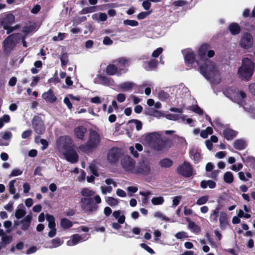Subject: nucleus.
Returning <instances> with one entry per match:
<instances>
[{
	"mask_svg": "<svg viewBox=\"0 0 255 255\" xmlns=\"http://www.w3.org/2000/svg\"><path fill=\"white\" fill-rule=\"evenodd\" d=\"M210 47L208 43H203L200 46L198 54L201 60L204 63L199 67L200 73L207 79L214 77L218 72L215 63L210 60L206 59V53Z\"/></svg>",
	"mask_w": 255,
	"mask_h": 255,
	"instance_id": "f257e3e1",
	"label": "nucleus"
},
{
	"mask_svg": "<svg viewBox=\"0 0 255 255\" xmlns=\"http://www.w3.org/2000/svg\"><path fill=\"white\" fill-rule=\"evenodd\" d=\"M101 203V198L98 195L93 198H82L80 200L81 209L87 214L97 211L99 208L98 204Z\"/></svg>",
	"mask_w": 255,
	"mask_h": 255,
	"instance_id": "f03ea898",
	"label": "nucleus"
},
{
	"mask_svg": "<svg viewBox=\"0 0 255 255\" xmlns=\"http://www.w3.org/2000/svg\"><path fill=\"white\" fill-rule=\"evenodd\" d=\"M145 139L151 144L152 147L154 150L158 151H162L167 147H171V140L168 139L164 140L158 137L155 132L148 133L146 135Z\"/></svg>",
	"mask_w": 255,
	"mask_h": 255,
	"instance_id": "7ed1b4c3",
	"label": "nucleus"
},
{
	"mask_svg": "<svg viewBox=\"0 0 255 255\" xmlns=\"http://www.w3.org/2000/svg\"><path fill=\"white\" fill-rule=\"evenodd\" d=\"M254 67L253 61L249 58H244L242 65L238 69V74L242 79L249 81L253 74Z\"/></svg>",
	"mask_w": 255,
	"mask_h": 255,
	"instance_id": "20e7f679",
	"label": "nucleus"
},
{
	"mask_svg": "<svg viewBox=\"0 0 255 255\" xmlns=\"http://www.w3.org/2000/svg\"><path fill=\"white\" fill-rule=\"evenodd\" d=\"M101 137L99 133L94 130L90 132L89 137L87 142L79 146L80 149L84 152H89L95 149L99 145Z\"/></svg>",
	"mask_w": 255,
	"mask_h": 255,
	"instance_id": "39448f33",
	"label": "nucleus"
},
{
	"mask_svg": "<svg viewBox=\"0 0 255 255\" xmlns=\"http://www.w3.org/2000/svg\"><path fill=\"white\" fill-rule=\"evenodd\" d=\"M22 38V35L20 33L9 34L2 42L4 53L9 54Z\"/></svg>",
	"mask_w": 255,
	"mask_h": 255,
	"instance_id": "423d86ee",
	"label": "nucleus"
},
{
	"mask_svg": "<svg viewBox=\"0 0 255 255\" xmlns=\"http://www.w3.org/2000/svg\"><path fill=\"white\" fill-rule=\"evenodd\" d=\"M219 216L220 227L222 230L225 229L229 225L228 217L225 212H217L212 210L210 215V221L213 223H217L218 218Z\"/></svg>",
	"mask_w": 255,
	"mask_h": 255,
	"instance_id": "0eeeda50",
	"label": "nucleus"
},
{
	"mask_svg": "<svg viewBox=\"0 0 255 255\" xmlns=\"http://www.w3.org/2000/svg\"><path fill=\"white\" fill-rule=\"evenodd\" d=\"M67 141V143L69 145V146L66 148V150L64 152L63 155L66 160L71 163H75L78 162L79 156L76 151L71 146L72 141L69 137L65 138ZM66 145H64V148Z\"/></svg>",
	"mask_w": 255,
	"mask_h": 255,
	"instance_id": "6e6552de",
	"label": "nucleus"
},
{
	"mask_svg": "<svg viewBox=\"0 0 255 255\" xmlns=\"http://www.w3.org/2000/svg\"><path fill=\"white\" fill-rule=\"evenodd\" d=\"M150 171L151 168L149 162L147 160H141L139 161L137 165H135L132 174L145 176L149 175Z\"/></svg>",
	"mask_w": 255,
	"mask_h": 255,
	"instance_id": "1a4fd4ad",
	"label": "nucleus"
},
{
	"mask_svg": "<svg viewBox=\"0 0 255 255\" xmlns=\"http://www.w3.org/2000/svg\"><path fill=\"white\" fill-rule=\"evenodd\" d=\"M182 53L184 55L185 64L186 66L191 69L193 67V64L196 63L197 65H199L198 60L195 59V54L191 49H187L182 50Z\"/></svg>",
	"mask_w": 255,
	"mask_h": 255,
	"instance_id": "9d476101",
	"label": "nucleus"
},
{
	"mask_svg": "<svg viewBox=\"0 0 255 255\" xmlns=\"http://www.w3.org/2000/svg\"><path fill=\"white\" fill-rule=\"evenodd\" d=\"M118 68V76L128 71V67L130 64V60L125 57H120L114 61Z\"/></svg>",
	"mask_w": 255,
	"mask_h": 255,
	"instance_id": "9b49d317",
	"label": "nucleus"
},
{
	"mask_svg": "<svg viewBox=\"0 0 255 255\" xmlns=\"http://www.w3.org/2000/svg\"><path fill=\"white\" fill-rule=\"evenodd\" d=\"M122 154V150L120 148L113 147L108 152L107 159L111 164H116L118 162Z\"/></svg>",
	"mask_w": 255,
	"mask_h": 255,
	"instance_id": "f8f14e48",
	"label": "nucleus"
},
{
	"mask_svg": "<svg viewBox=\"0 0 255 255\" xmlns=\"http://www.w3.org/2000/svg\"><path fill=\"white\" fill-rule=\"evenodd\" d=\"M32 125L34 131L38 134L41 135L44 133L45 127L41 117L34 116L32 120Z\"/></svg>",
	"mask_w": 255,
	"mask_h": 255,
	"instance_id": "ddd939ff",
	"label": "nucleus"
},
{
	"mask_svg": "<svg viewBox=\"0 0 255 255\" xmlns=\"http://www.w3.org/2000/svg\"><path fill=\"white\" fill-rule=\"evenodd\" d=\"M121 165L124 170L132 173L135 167V161L129 155L125 156L121 161Z\"/></svg>",
	"mask_w": 255,
	"mask_h": 255,
	"instance_id": "4468645a",
	"label": "nucleus"
},
{
	"mask_svg": "<svg viewBox=\"0 0 255 255\" xmlns=\"http://www.w3.org/2000/svg\"><path fill=\"white\" fill-rule=\"evenodd\" d=\"M177 172L184 177H190L193 174V168L190 163L184 161L177 168Z\"/></svg>",
	"mask_w": 255,
	"mask_h": 255,
	"instance_id": "2eb2a0df",
	"label": "nucleus"
},
{
	"mask_svg": "<svg viewBox=\"0 0 255 255\" xmlns=\"http://www.w3.org/2000/svg\"><path fill=\"white\" fill-rule=\"evenodd\" d=\"M254 39L252 35L248 32L243 33L240 42V46L244 49H249L253 45Z\"/></svg>",
	"mask_w": 255,
	"mask_h": 255,
	"instance_id": "dca6fc26",
	"label": "nucleus"
},
{
	"mask_svg": "<svg viewBox=\"0 0 255 255\" xmlns=\"http://www.w3.org/2000/svg\"><path fill=\"white\" fill-rule=\"evenodd\" d=\"M15 21V16L13 14H7L3 17L0 21V24L2 27L10 26Z\"/></svg>",
	"mask_w": 255,
	"mask_h": 255,
	"instance_id": "f3484780",
	"label": "nucleus"
},
{
	"mask_svg": "<svg viewBox=\"0 0 255 255\" xmlns=\"http://www.w3.org/2000/svg\"><path fill=\"white\" fill-rule=\"evenodd\" d=\"M97 78L100 81L99 84L106 86H109L114 82V80L112 78L103 74H98Z\"/></svg>",
	"mask_w": 255,
	"mask_h": 255,
	"instance_id": "a211bd4d",
	"label": "nucleus"
},
{
	"mask_svg": "<svg viewBox=\"0 0 255 255\" xmlns=\"http://www.w3.org/2000/svg\"><path fill=\"white\" fill-rule=\"evenodd\" d=\"M242 159L245 164L248 167L254 168L255 166V157L253 156H246L244 154L242 157Z\"/></svg>",
	"mask_w": 255,
	"mask_h": 255,
	"instance_id": "6ab92c4d",
	"label": "nucleus"
},
{
	"mask_svg": "<svg viewBox=\"0 0 255 255\" xmlns=\"http://www.w3.org/2000/svg\"><path fill=\"white\" fill-rule=\"evenodd\" d=\"M223 134L227 140H231L237 136L238 132L231 128H227L223 130Z\"/></svg>",
	"mask_w": 255,
	"mask_h": 255,
	"instance_id": "aec40b11",
	"label": "nucleus"
},
{
	"mask_svg": "<svg viewBox=\"0 0 255 255\" xmlns=\"http://www.w3.org/2000/svg\"><path fill=\"white\" fill-rule=\"evenodd\" d=\"M42 97L47 102L50 103H53L57 99L51 89H49L47 92L43 93Z\"/></svg>",
	"mask_w": 255,
	"mask_h": 255,
	"instance_id": "412c9836",
	"label": "nucleus"
},
{
	"mask_svg": "<svg viewBox=\"0 0 255 255\" xmlns=\"http://www.w3.org/2000/svg\"><path fill=\"white\" fill-rule=\"evenodd\" d=\"M247 146L246 141L243 139H238L234 141L233 147L237 150H242L245 149Z\"/></svg>",
	"mask_w": 255,
	"mask_h": 255,
	"instance_id": "4be33fe9",
	"label": "nucleus"
},
{
	"mask_svg": "<svg viewBox=\"0 0 255 255\" xmlns=\"http://www.w3.org/2000/svg\"><path fill=\"white\" fill-rule=\"evenodd\" d=\"M106 73L108 75L113 76L116 75L118 76V68L116 65L113 64H108L106 68Z\"/></svg>",
	"mask_w": 255,
	"mask_h": 255,
	"instance_id": "5701e85b",
	"label": "nucleus"
},
{
	"mask_svg": "<svg viewBox=\"0 0 255 255\" xmlns=\"http://www.w3.org/2000/svg\"><path fill=\"white\" fill-rule=\"evenodd\" d=\"M230 33L233 35H236L239 34L241 30V28L238 23L236 22H232L229 24L228 28Z\"/></svg>",
	"mask_w": 255,
	"mask_h": 255,
	"instance_id": "b1692460",
	"label": "nucleus"
},
{
	"mask_svg": "<svg viewBox=\"0 0 255 255\" xmlns=\"http://www.w3.org/2000/svg\"><path fill=\"white\" fill-rule=\"evenodd\" d=\"M31 216L28 215L20 221V222L22 224L21 227L22 230L26 231L28 229L31 223Z\"/></svg>",
	"mask_w": 255,
	"mask_h": 255,
	"instance_id": "393cba45",
	"label": "nucleus"
},
{
	"mask_svg": "<svg viewBox=\"0 0 255 255\" xmlns=\"http://www.w3.org/2000/svg\"><path fill=\"white\" fill-rule=\"evenodd\" d=\"M144 68L147 71H152L155 69L158 65V61L156 59H151L148 62L145 63Z\"/></svg>",
	"mask_w": 255,
	"mask_h": 255,
	"instance_id": "a878e982",
	"label": "nucleus"
},
{
	"mask_svg": "<svg viewBox=\"0 0 255 255\" xmlns=\"http://www.w3.org/2000/svg\"><path fill=\"white\" fill-rule=\"evenodd\" d=\"M86 129L83 126H79L74 129V133L76 137L80 139L84 138Z\"/></svg>",
	"mask_w": 255,
	"mask_h": 255,
	"instance_id": "bb28decb",
	"label": "nucleus"
},
{
	"mask_svg": "<svg viewBox=\"0 0 255 255\" xmlns=\"http://www.w3.org/2000/svg\"><path fill=\"white\" fill-rule=\"evenodd\" d=\"M216 186V183L215 181L208 180H202L200 182V187L203 189H205L209 187L211 189H213Z\"/></svg>",
	"mask_w": 255,
	"mask_h": 255,
	"instance_id": "cd10ccee",
	"label": "nucleus"
},
{
	"mask_svg": "<svg viewBox=\"0 0 255 255\" xmlns=\"http://www.w3.org/2000/svg\"><path fill=\"white\" fill-rule=\"evenodd\" d=\"M26 214L25 210H24V207L22 204H21L18 205V209L15 211V217L17 219H20L23 217Z\"/></svg>",
	"mask_w": 255,
	"mask_h": 255,
	"instance_id": "c85d7f7f",
	"label": "nucleus"
},
{
	"mask_svg": "<svg viewBox=\"0 0 255 255\" xmlns=\"http://www.w3.org/2000/svg\"><path fill=\"white\" fill-rule=\"evenodd\" d=\"M159 164L162 168H169L173 165V161L169 158H165L160 160Z\"/></svg>",
	"mask_w": 255,
	"mask_h": 255,
	"instance_id": "c756f323",
	"label": "nucleus"
},
{
	"mask_svg": "<svg viewBox=\"0 0 255 255\" xmlns=\"http://www.w3.org/2000/svg\"><path fill=\"white\" fill-rule=\"evenodd\" d=\"M60 225L63 229H68L72 227L73 223L70 220L63 218L61 220Z\"/></svg>",
	"mask_w": 255,
	"mask_h": 255,
	"instance_id": "7c9ffc66",
	"label": "nucleus"
},
{
	"mask_svg": "<svg viewBox=\"0 0 255 255\" xmlns=\"http://www.w3.org/2000/svg\"><path fill=\"white\" fill-rule=\"evenodd\" d=\"M12 240V238L10 236L6 235L4 234V235L2 236L0 245L3 248L6 247V245L9 244Z\"/></svg>",
	"mask_w": 255,
	"mask_h": 255,
	"instance_id": "2f4dec72",
	"label": "nucleus"
},
{
	"mask_svg": "<svg viewBox=\"0 0 255 255\" xmlns=\"http://www.w3.org/2000/svg\"><path fill=\"white\" fill-rule=\"evenodd\" d=\"M95 194V192L87 188H83L81 191V194L83 198L92 197Z\"/></svg>",
	"mask_w": 255,
	"mask_h": 255,
	"instance_id": "473e14b6",
	"label": "nucleus"
},
{
	"mask_svg": "<svg viewBox=\"0 0 255 255\" xmlns=\"http://www.w3.org/2000/svg\"><path fill=\"white\" fill-rule=\"evenodd\" d=\"M188 227L192 232L196 234H198L201 232L200 227L194 222L191 221L189 222Z\"/></svg>",
	"mask_w": 255,
	"mask_h": 255,
	"instance_id": "72a5a7b5",
	"label": "nucleus"
},
{
	"mask_svg": "<svg viewBox=\"0 0 255 255\" xmlns=\"http://www.w3.org/2000/svg\"><path fill=\"white\" fill-rule=\"evenodd\" d=\"M126 220V217L124 215H122L118 219V223L114 222L112 224V227L113 228L119 230L121 228V226L120 224H123L125 223Z\"/></svg>",
	"mask_w": 255,
	"mask_h": 255,
	"instance_id": "f704fd0d",
	"label": "nucleus"
},
{
	"mask_svg": "<svg viewBox=\"0 0 255 255\" xmlns=\"http://www.w3.org/2000/svg\"><path fill=\"white\" fill-rule=\"evenodd\" d=\"M81 237L78 234H74L72 237L71 241L67 242V245L69 246H74L77 244L81 240Z\"/></svg>",
	"mask_w": 255,
	"mask_h": 255,
	"instance_id": "c9c22d12",
	"label": "nucleus"
},
{
	"mask_svg": "<svg viewBox=\"0 0 255 255\" xmlns=\"http://www.w3.org/2000/svg\"><path fill=\"white\" fill-rule=\"evenodd\" d=\"M224 180L228 183L231 184L234 181V176L233 173L230 171H227L224 175Z\"/></svg>",
	"mask_w": 255,
	"mask_h": 255,
	"instance_id": "e433bc0d",
	"label": "nucleus"
},
{
	"mask_svg": "<svg viewBox=\"0 0 255 255\" xmlns=\"http://www.w3.org/2000/svg\"><path fill=\"white\" fill-rule=\"evenodd\" d=\"M63 243V241L58 238H55L51 241V246H49L50 248H57L60 246Z\"/></svg>",
	"mask_w": 255,
	"mask_h": 255,
	"instance_id": "4c0bfd02",
	"label": "nucleus"
},
{
	"mask_svg": "<svg viewBox=\"0 0 255 255\" xmlns=\"http://www.w3.org/2000/svg\"><path fill=\"white\" fill-rule=\"evenodd\" d=\"M60 59L62 67L66 66L69 62L68 54L67 53H62L60 57Z\"/></svg>",
	"mask_w": 255,
	"mask_h": 255,
	"instance_id": "58836bf2",
	"label": "nucleus"
},
{
	"mask_svg": "<svg viewBox=\"0 0 255 255\" xmlns=\"http://www.w3.org/2000/svg\"><path fill=\"white\" fill-rule=\"evenodd\" d=\"M164 202V198L161 197H153L151 199V203L154 205H161Z\"/></svg>",
	"mask_w": 255,
	"mask_h": 255,
	"instance_id": "ea45409f",
	"label": "nucleus"
},
{
	"mask_svg": "<svg viewBox=\"0 0 255 255\" xmlns=\"http://www.w3.org/2000/svg\"><path fill=\"white\" fill-rule=\"evenodd\" d=\"M128 123L129 124H130V123L135 124L136 125V129L138 131L140 130L142 128V124L141 122L138 120H136V119L130 120L128 121Z\"/></svg>",
	"mask_w": 255,
	"mask_h": 255,
	"instance_id": "a19ab883",
	"label": "nucleus"
},
{
	"mask_svg": "<svg viewBox=\"0 0 255 255\" xmlns=\"http://www.w3.org/2000/svg\"><path fill=\"white\" fill-rule=\"evenodd\" d=\"M152 12V10L147 11H143L138 13L137 15V18L139 20L143 19L146 18Z\"/></svg>",
	"mask_w": 255,
	"mask_h": 255,
	"instance_id": "79ce46f5",
	"label": "nucleus"
},
{
	"mask_svg": "<svg viewBox=\"0 0 255 255\" xmlns=\"http://www.w3.org/2000/svg\"><path fill=\"white\" fill-rule=\"evenodd\" d=\"M209 199L208 196H203L200 197L197 201L196 204L198 205H201L206 203Z\"/></svg>",
	"mask_w": 255,
	"mask_h": 255,
	"instance_id": "37998d69",
	"label": "nucleus"
},
{
	"mask_svg": "<svg viewBox=\"0 0 255 255\" xmlns=\"http://www.w3.org/2000/svg\"><path fill=\"white\" fill-rule=\"evenodd\" d=\"M123 23L125 25L131 26H136L138 25V22L135 20L126 19L124 21Z\"/></svg>",
	"mask_w": 255,
	"mask_h": 255,
	"instance_id": "c03bdc74",
	"label": "nucleus"
},
{
	"mask_svg": "<svg viewBox=\"0 0 255 255\" xmlns=\"http://www.w3.org/2000/svg\"><path fill=\"white\" fill-rule=\"evenodd\" d=\"M158 97L161 101H165L169 97V95L164 91H160L158 94Z\"/></svg>",
	"mask_w": 255,
	"mask_h": 255,
	"instance_id": "a18cd8bd",
	"label": "nucleus"
},
{
	"mask_svg": "<svg viewBox=\"0 0 255 255\" xmlns=\"http://www.w3.org/2000/svg\"><path fill=\"white\" fill-rule=\"evenodd\" d=\"M107 202L111 206H114L118 204V200L113 197H109L107 200Z\"/></svg>",
	"mask_w": 255,
	"mask_h": 255,
	"instance_id": "49530a36",
	"label": "nucleus"
},
{
	"mask_svg": "<svg viewBox=\"0 0 255 255\" xmlns=\"http://www.w3.org/2000/svg\"><path fill=\"white\" fill-rule=\"evenodd\" d=\"M133 86V84L131 82H124L121 85V87L124 90H128L131 89Z\"/></svg>",
	"mask_w": 255,
	"mask_h": 255,
	"instance_id": "de8ad7c7",
	"label": "nucleus"
},
{
	"mask_svg": "<svg viewBox=\"0 0 255 255\" xmlns=\"http://www.w3.org/2000/svg\"><path fill=\"white\" fill-rule=\"evenodd\" d=\"M175 237L177 239H180V240L184 239V238H187L188 237L187 233L184 231L179 232L175 234Z\"/></svg>",
	"mask_w": 255,
	"mask_h": 255,
	"instance_id": "09e8293b",
	"label": "nucleus"
},
{
	"mask_svg": "<svg viewBox=\"0 0 255 255\" xmlns=\"http://www.w3.org/2000/svg\"><path fill=\"white\" fill-rule=\"evenodd\" d=\"M15 182V180H12L9 182V191L11 194H14L15 193L16 190L14 185Z\"/></svg>",
	"mask_w": 255,
	"mask_h": 255,
	"instance_id": "8fccbe9b",
	"label": "nucleus"
},
{
	"mask_svg": "<svg viewBox=\"0 0 255 255\" xmlns=\"http://www.w3.org/2000/svg\"><path fill=\"white\" fill-rule=\"evenodd\" d=\"M187 3V1L184 0H178L173 2V4L176 7L183 6Z\"/></svg>",
	"mask_w": 255,
	"mask_h": 255,
	"instance_id": "3c124183",
	"label": "nucleus"
},
{
	"mask_svg": "<svg viewBox=\"0 0 255 255\" xmlns=\"http://www.w3.org/2000/svg\"><path fill=\"white\" fill-rule=\"evenodd\" d=\"M163 49L161 47H159L155 50L152 53V56L154 58L158 57L159 55L162 52Z\"/></svg>",
	"mask_w": 255,
	"mask_h": 255,
	"instance_id": "603ef678",
	"label": "nucleus"
},
{
	"mask_svg": "<svg viewBox=\"0 0 255 255\" xmlns=\"http://www.w3.org/2000/svg\"><path fill=\"white\" fill-rule=\"evenodd\" d=\"M140 247L150 254H152L155 253L154 251L150 247L144 243L141 244Z\"/></svg>",
	"mask_w": 255,
	"mask_h": 255,
	"instance_id": "864d4df0",
	"label": "nucleus"
},
{
	"mask_svg": "<svg viewBox=\"0 0 255 255\" xmlns=\"http://www.w3.org/2000/svg\"><path fill=\"white\" fill-rule=\"evenodd\" d=\"M22 173V171L19 169H14L10 174V176H16L21 175Z\"/></svg>",
	"mask_w": 255,
	"mask_h": 255,
	"instance_id": "5fc2aeb1",
	"label": "nucleus"
},
{
	"mask_svg": "<svg viewBox=\"0 0 255 255\" xmlns=\"http://www.w3.org/2000/svg\"><path fill=\"white\" fill-rule=\"evenodd\" d=\"M192 111L199 115L203 114V110L201 109L198 105H196L192 109Z\"/></svg>",
	"mask_w": 255,
	"mask_h": 255,
	"instance_id": "6e6d98bb",
	"label": "nucleus"
},
{
	"mask_svg": "<svg viewBox=\"0 0 255 255\" xmlns=\"http://www.w3.org/2000/svg\"><path fill=\"white\" fill-rule=\"evenodd\" d=\"M151 3L150 1L148 0H144L142 3V5L145 10H148L151 6Z\"/></svg>",
	"mask_w": 255,
	"mask_h": 255,
	"instance_id": "4d7b16f0",
	"label": "nucleus"
},
{
	"mask_svg": "<svg viewBox=\"0 0 255 255\" xmlns=\"http://www.w3.org/2000/svg\"><path fill=\"white\" fill-rule=\"evenodd\" d=\"M31 133L32 130L31 129L25 130L22 133L21 137L23 139H26L31 135Z\"/></svg>",
	"mask_w": 255,
	"mask_h": 255,
	"instance_id": "13d9d810",
	"label": "nucleus"
},
{
	"mask_svg": "<svg viewBox=\"0 0 255 255\" xmlns=\"http://www.w3.org/2000/svg\"><path fill=\"white\" fill-rule=\"evenodd\" d=\"M219 173V171L218 170H215L212 171L210 177L212 178L215 180H218V176Z\"/></svg>",
	"mask_w": 255,
	"mask_h": 255,
	"instance_id": "bf43d9fd",
	"label": "nucleus"
},
{
	"mask_svg": "<svg viewBox=\"0 0 255 255\" xmlns=\"http://www.w3.org/2000/svg\"><path fill=\"white\" fill-rule=\"evenodd\" d=\"M14 202L13 201H10L8 204L4 206V208L5 210L11 212L13 210V204Z\"/></svg>",
	"mask_w": 255,
	"mask_h": 255,
	"instance_id": "052dcab7",
	"label": "nucleus"
},
{
	"mask_svg": "<svg viewBox=\"0 0 255 255\" xmlns=\"http://www.w3.org/2000/svg\"><path fill=\"white\" fill-rule=\"evenodd\" d=\"M103 43L105 45H110L113 43V41L109 36H106L104 38Z\"/></svg>",
	"mask_w": 255,
	"mask_h": 255,
	"instance_id": "680f3d73",
	"label": "nucleus"
},
{
	"mask_svg": "<svg viewBox=\"0 0 255 255\" xmlns=\"http://www.w3.org/2000/svg\"><path fill=\"white\" fill-rule=\"evenodd\" d=\"M63 102L64 104H66V105L67 106L69 109L71 110L72 109L73 106L69 98L65 97L64 99Z\"/></svg>",
	"mask_w": 255,
	"mask_h": 255,
	"instance_id": "e2e57ef3",
	"label": "nucleus"
},
{
	"mask_svg": "<svg viewBox=\"0 0 255 255\" xmlns=\"http://www.w3.org/2000/svg\"><path fill=\"white\" fill-rule=\"evenodd\" d=\"M154 216L156 217H158L161 218L162 220H164L166 221H168L169 220V218L166 216H163L160 212H156L154 214Z\"/></svg>",
	"mask_w": 255,
	"mask_h": 255,
	"instance_id": "0e129e2a",
	"label": "nucleus"
},
{
	"mask_svg": "<svg viewBox=\"0 0 255 255\" xmlns=\"http://www.w3.org/2000/svg\"><path fill=\"white\" fill-rule=\"evenodd\" d=\"M102 192L103 194H106L108 193H110L112 191V187L110 186H102L101 187Z\"/></svg>",
	"mask_w": 255,
	"mask_h": 255,
	"instance_id": "69168bd1",
	"label": "nucleus"
},
{
	"mask_svg": "<svg viewBox=\"0 0 255 255\" xmlns=\"http://www.w3.org/2000/svg\"><path fill=\"white\" fill-rule=\"evenodd\" d=\"M41 9V6L39 4H36L31 9V12L33 14L38 13Z\"/></svg>",
	"mask_w": 255,
	"mask_h": 255,
	"instance_id": "338daca9",
	"label": "nucleus"
},
{
	"mask_svg": "<svg viewBox=\"0 0 255 255\" xmlns=\"http://www.w3.org/2000/svg\"><path fill=\"white\" fill-rule=\"evenodd\" d=\"M40 80V78L39 76H33L32 77V81L30 83V86L31 87H33L37 84L39 81Z\"/></svg>",
	"mask_w": 255,
	"mask_h": 255,
	"instance_id": "774afa93",
	"label": "nucleus"
}]
</instances>
